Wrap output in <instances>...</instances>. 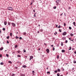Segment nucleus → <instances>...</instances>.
<instances>
[{
	"instance_id": "obj_30",
	"label": "nucleus",
	"mask_w": 76,
	"mask_h": 76,
	"mask_svg": "<svg viewBox=\"0 0 76 76\" xmlns=\"http://www.w3.org/2000/svg\"><path fill=\"white\" fill-rule=\"evenodd\" d=\"M2 30H3V31H5V30H6V29H5V28H3L2 29Z\"/></svg>"
},
{
	"instance_id": "obj_36",
	"label": "nucleus",
	"mask_w": 76,
	"mask_h": 76,
	"mask_svg": "<svg viewBox=\"0 0 76 76\" xmlns=\"http://www.w3.org/2000/svg\"><path fill=\"white\" fill-rule=\"evenodd\" d=\"M18 53H20V51H18Z\"/></svg>"
},
{
	"instance_id": "obj_5",
	"label": "nucleus",
	"mask_w": 76,
	"mask_h": 76,
	"mask_svg": "<svg viewBox=\"0 0 76 76\" xmlns=\"http://www.w3.org/2000/svg\"><path fill=\"white\" fill-rule=\"evenodd\" d=\"M34 58V57L32 56H30V58L29 60H31V59H32Z\"/></svg>"
},
{
	"instance_id": "obj_2",
	"label": "nucleus",
	"mask_w": 76,
	"mask_h": 76,
	"mask_svg": "<svg viewBox=\"0 0 76 76\" xmlns=\"http://www.w3.org/2000/svg\"><path fill=\"white\" fill-rule=\"evenodd\" d=\"M7 9L9 10H13V9L11 7H9L7 8Z\"/></svg>"
},
{
	"instance_id": "obj_38",
	"label": "nucleus",
	"mask_w": 76,
	"mask_h": 76,
	"mask_svg": "<svg viewBox=\"0 0 76 76\" xmlns=\"http://www.w3.org/2000/svg\"><path fill=\"white\" fill-rule=\"evenodd\" d=\"M16 39H18L19 38V37H18L17 36H16Z\"/></svg>"
},
{
	"instance_id": "obj_19",
	"label": "nucleus",
	"mask_w": 76,
	"mask_h": 76,
	"mask_svg": "<svg viewBox=\"0 0 76 76\" xmlns=\"http://www.w3.org/2000/svg\"><path fill=\"white\" fill-rule=\"evenodd\" d=\"M8 25H10V22H8Z\"/></svg>"
},
{
	"instance_id": "obj_37",
	"label": "nucleus",
	"mask_w": 76,
	"mask_h": 76,
	"mask_svg": "<svg viewBox=\"0 0 76 76\" xmlns=\"http://www.w3.org/2000/svg\"><path fill=\"white\" fill-rule=\"evenodd\" d=\"M59 32H61V30H60V29H59Z\"/></svg>"
},
{
	"instance_id": "obj_49",
	"label": "nucleus",
	"mask_w": 76,
	"mask_h": 76,
	"mask_svg": "<svg viewBox=\"0 0 76 76\" xmlns=\"http://www.w3.org/2000/svg\"><path fill=\"white\" fill-rule=\"evenodd\" d=\"M47 73H50V72H47Z\"/></svg>"
},
{
	"instance_id": "obj_8",
	"label": "nucleus",
	"mask_w": 76,
	"mask_h": 76,
	"mask_svg": "<svg viewBox=\"0 0 76 76\" xmlns=\"http://www.w3.org/2000/svg\"><path fill=\"white\" fill-rule=\"evenodd\" d=\"M4 25H7V22L4 21Z\"/></svg>"
},
{
	"instance_id": "obj_44",
	"label": "nucleus",
	"mask_w": 76,
	"mask_h": 76,
	"mask_svg": "<svg viewBox=\"0 0 76 76\" xmlns=\"http://www.w3.org/2000/svg\"><path fill=\"white\" fill-rule=\"evenodd\" d=\"M22 37H20V38H19V39H22Z\"/></svg>"
},
{
	"instance_id": "obj_64",
	"label": "nucleus",
	"mask_w": 76,
	"mask_h": 76,
	"mask_svg": "<svg viewBox=\"0 0 76 76\" xmlns=\"http://www.w3.org/2000/svg\"><path fill=\"white\" fill-rule=\"evenodd\" d=\"M66 64H68V63H66Z\"/></svg>"
},
{
	"instance_id": "obj_52",
	"label": "nucleus",
	"mask_w": 76,
	"mask_h": 76,
	"mask_svg": "<svg viewBox=\"0 0 76 76\" xmlns=\"http://www.w3.org/2000/svg\"><path fill=\"white\" fill-rule=\"evenodd\" d=\"M71 9V8L70 7H69V9L70 10Z\"/></svg>"
},
{
	"instance_id": "obj_21",
	"label": "nucleus",
	"mask_w": 76,
	"mask_h": 76,
	"mask_svg": "<svg viewBox=\"0 0 76 76\" xmlns=\"http://www.w3.org/2000/svg\"><path fill=\"white\" fill-rule=\"evenodd\" d=\"M64 26H66V23H64Z\"/></svg>"
},
{
	"instance_id": "obj_41",
	"label": "nucleus",
	"mask_w": 76,
	"mask_h": 76,
	"mask_svg": "<svg viewBox=\"0 0 76 76\" xmlns=\"http://www.w3.org/2000/svg\"><path fill=\"white\" fill-rule=\"evenodd\" d=\"M7 44H9V41H7Z\"/></svg>"
},
{
	"instance_id": "obj_45",
	"label": "nucleus",
	"mask_w": 76,
	"mask_h": 76,
	"mask_svg": "<svg viewBox=\"0 0 76 76\" xmlns=\"http://www.w3.org/2000/svg\"><path fill=\"white\" fill-rule=\"evenodd\" d=\"M15 69H18V67L17 66L15 67Z\"/></svg>"
},
{
	"instance_id": "obj_40",
	"label": "nucleus",
	"mask_w": 76,
	"mask_h": 76,
	"mask_svg": "<svg viewBox=\"0 0 76 76\" xmlns=\"http://www.w3.org/2000/svg\"><path fill=\"white\" fill-rule=\"evenodd\" d=\"M6 56L7 57H9V55H8V54H6Z\"/></svg>"
},
{
	"instance_id": "obj_24",
	"label": "nucleus",
	"mask_w": 76,
	"mask_h": 76,
	"mask_svg": "<svg viewBox=\"0 0 76 76\" xmlns=\"http://www.w3.org/2000/svg\"><path fill=\"white\" fill-rule=\"evenodd\" d=\"M69 48H70V49H69V50H71V49H72V48H71V47H70Z\"/></svg>"
},
{
	"instance_id": "obj_1",
	"label": "nucleus",
	"mask_w": 76,
	"mask_h": 76,
	"mask_svg": "<svg viewBox=\"0 0 76 76\" xmlns=\"http://www.w3.org/2000/svg\"><path fill=\"white\" fill-rule=\"evenodd\" d=\"M61 1L60 0H57V1H56V5L57 6H58V4H59V3H60Z\"/></svg>"
},
{
	"instance_id": "obj_62",
	"label": "nucleus",
	"mask_w": 76,
	"mask_h": 76,
	"mask_svg": "<svg viewBox=\"0 0 76 76\" xmlns=\"http://www.w3.org/2000/svg\"><path fill=\"white\" fill-rule=\"evenodd\" d=\"M61 15H63V13L61 14Z\"/></svg>"
},
{
	"instance_id": "obj_9",
	"label": "nucleus",
	"mask_w": 76,
	"mask_h": 76,
	"mask_svg": "<svg viewBox=\"0 0 76 76\" xmlns=\"http://www.w3.org/2000/svg\"><path fill=\"white\" fill-rule=\"evenodd\" d=\"M22 67H23L24 68H26V66L25 65H24L22 66Z\"/></svg>"
},
{
	"instance_id": "obj_42",
	"label": "nucleus",
	"mask_w": 76,
	"mask_h": 76,
	"mask_svg": "<svg viewBox=\"0 0 76 76\" xmlns=\"http://www.w3.org/2000/svg\"><path fill=\"white\" fill-rule=\"evenodd\" d=\"M24 53H26V50H25V49H24Z\"/></svg>"
},
{
	"instance_id": "obj_39",
	"label": "nucleus",
	"mask_w": 76,
	"mask_h": 76,
	"mask_svg": "<svg viewBox=\"0 0 76 76\" xmlns=\"http://www.w3.org/2000/svg\"><path fill=\"white\" fill-rule=\"evenodd\" d=\"M32 72V73H35V71H33Z\"/></svg>"
},
{
	"instance_id": "obj_32",
	"label": "nucleus",
	"mask_w": 76,
	"mask_h": 76,
	"mask_svg": "<svg viewBox=\"0 0 76 76\" xmlns=\"http://www.w3.org/2000/svg\"><path fill=\"white\" fill-rule=\"evenodd\" d=\"M73 63H76V61H74Z\"/></svg>"
},
{
	"instance_id": "obj_60",
	"label": "nucleus",
	"mask_w": 76,
	"mask_h": 76,
	"mask_svg": "<svg viewBox=\"0 0 76 76\" xmlns=\"http://www.w3.org/2000/svg\"><path fill=\"white\" fill-rule=\"evenodd\" d=\"M74 53H75V54H76V52H74Z\"/></svg>"
},
{
	"instance_id": "obj_4",
	"label": "nucleus",
	"mask_w": 76,
	"mask_h": 76,
	"mask_svg": "<svg viewBox=\"0 0 76 76\" xmlns=\"http://www.w3.org/2000/svg\"><path fill=\"white\" fill-rule=\"evenodd\" d=\"M12 26L13 27H15V26H16V24L14 23H12Z\"/></svg>"
},
{
	"instance_id": "obj_51",
	"label": "nucleus",
	"mask_w": 76,
	"mask_h": 76,
	"mask_svg": "<svg viewBox=\"0 0 76 76\" xmlns=\"http://www.w3.org/2000/svg\"><path fill=\"white\" fill-rule=\"evenodd\" d=\"M15 53V51H14V52L12 53V54H14Z\"/></svg>"
},
{
	"instance_id": "obj_3",
	"label": "nucleus",
	"mask_w": 76,
	"mask_h": 76,
	"mask_svg": "<svg viewBox=\"0 0 76 76\" xmlns=\"http://www.w3.org/2000/svg\"><path fill=\"white\" fill-rule=\"evenodd\" d=\"M66 34H67V32H66V31L64 32L62 34V35L64 36L66 35Z\"/></svg>"
},
{
	"instance_id": "obj_35",
	"label": "nucleus",
	"mask_w": 76,
	"mask_h": 76,
	"mask_svg": "<svg viewBox=\"0 0 76 76\" xmlns=\"http://www.w3.org/2000/svg\"><path fill=\"white\" fill-rule=\"evenodd\" d=\"M40 32H42L43 31V30L42 29H41V30H40Z\"/></svg>"
},
{
	"instance_id": "obj_25",
	"label": "nucleus",
	"mask_w": 76,
	"mask_h": 76,
	"mask_svg": "<svg viewBox=\"0 0 76 76\" xmlns=\"http://www.w3.org/2000/svg\"><path fill=\"white\" fill-rule=\"evenodd\" d=\"M53 51H54V50H55V48H54V47H53Z\"/></svg>"
},
{
	"instance_id": "obj_18",
	"label": "nucleus",
	"mask_w": 76,
	"mask_h": 76,
	"mask_svg": "<svg viewBox=\"0 0 76 76\" xmlns=\"http://www.w3.org/2000/svg\"><path fill=\"white\" fill-rule=\"evenodd\" d=\"M12 76H15V74H13V73H12Z\"/></svg>"
},
{
	"instance_id": "obj_53",
	"label": "nucleus",
	"mask_w": 76,
	"mask_h": 76,
	"mask_svg": "<svg viewBox=\"0 0 76 76\" xmlns=\"http://www.w3.org/2000/svg\"><path fill=\"white\" fill-rule=\"evenodd\" d=\"M64 15L65 16H66V13H64Z\"/></svg>"
},
{
	"instance_id": "obj_58",
	"label": "nucleus",
	"mask_w": 76,
	"mask_h": 76,
	"mask_svg": "<svg viewBox=\"0 0 76 76\" xmlns=\"http://www.w3.org/2000/svg\"><path fill=\"white\" fill-rule=\"evenodd\" d=\"M32 4V3H31L30 5H31Z\"/></svg>"
},
{
	"instance_id": "obj_16",
	"label": "nucleus",
	"mask_w": 76,
	"mask_h": 76,
	"mask_svg": "<svg viewBox=\"0 0 76 76\" xmlns=\"http://www.w3.org/2000/svg\"><path fill=\"white\" fill-rule=\"evenodd\" d=\"M61 46H63V43L62 42H61Z\"/></svg>"
},
{
	"instance_id": "obj_46",
	"label": "nucleus",
	"mask_w": 76,
	"mask_h": 76,
	"mask_svg": "<svg viewBox=\"0 0 76 76\" xmlns=\"http://www.w3.org/2000/svg\"><path fill=\"white\" fill-rule=\"evenodd\" d=\"M54 72H55V73H57V71H54Z\"/></svg>"
},
{
	"instance_id": "obj_63",
	"label": "nucleus",
	"mask_w": 76,
	"mask_h": 76,
	"mask_svg": "<svg viewBox=\"0 0 76 76\" xmlns=\"http://www.w3.org/2000/svg\"><path fill=\"white\" fill-rule=\"evenodd\" d=\"M40 50V49H39V51Z\"/></svg>"
},
{
	"instance_id": "obj_20",
	"label": "nucleus",
	"mask_w": 76,
	"mask_h": 76,
	"mask_svg": "<svg viewBox=\"0 0 76 76\" xmlns=\"http://www.w3.org/2000/svg\"><path fill=\"white\" fill-rule=\"evenodd\" d=\"M69 29L70 30H71L72 29V27H69Z\"/></svg>"
},
{
	"instance_id": "obj_12",
	"label": "nucleus",
	"mask_w": 76,
	"mask_h": 76,
	"mask_svg": "<svg viewBox=\"0 0 76 76\" xmlns=\"http://www.w3.org/2000/svg\"><path fill=\"white\" fill-rule=\"evenodd\" d=\"M57 71H58V72H60V69H58Z\"/></svg>"
},
{
	"instance_id": "obj_47",
	"label": "nucleus",
	"mask_w": 76,
	"mask_h": 76,
	"mask_svg": "<svg viewBox=\"0 0 76 76\" xmlns=\"http://www.w3.org/2000/svg\"><path fill=\"white\" fill-rule=\"evenodd\" d=\"M61 27L60 26H59L58 27V28H60Z\"/></svg>"
},
{
	"instance_id": "obj_33",
	"label": "nucleus",
	"mask_w": 76,
	"mask_h": 76,
	"mask_svg": "<svg viewBox=\"0 0 76 76\" xmlns=\"http://www.w3.org/2000/svg\"><path fill=\"white\" fill-rule=\"evenodd\" d=\"M67 42H68V41L67 40H66L65 41V43H67Z\"/></svg>"
},
{
	"instance_id": "obj_27",
	"label": "nucleus",
	"mask_w": 76,
	"mask_h": 76,
	"mask_svg": "<svg viewBox=\"0 0 76 76\" xmlns=\"http://www.w3.org/2000/svg\"><path fill=\"white\" fill-rule=\"evenodd\" d=\"M23 35H26V32H24L23 33Z\"/></svg>"
},
{
	"instance_id": "obj_26",
	"label": "nucleus",
	"mask_w": 76,
	"mask_h": 76,
	"mask_svg": "<svg viewBox=\"0 0 76 76\" xmlns=\"http://www.w3.org/2000/svg\"><path fill=\"white\" fill-rule=\"evenodd\" d=\"M0 64L1 65H3V62H1L0 63Z\"/></svg>"
},
{
	"instance_id": "obj_56",
	"label": "nucleus",
	"mask_w": 76,
	"mask_h": 76,
	"mask_svg": "<svg viewBox=\"0 0 76 76\" xmlns=\"http://www.w3.org/2000/svg\"><path fill=\"white\" fill-rule=\"evenodd\" d=\"M51 47H53V45H51Z\"/></svg>"
},
{
	"instance_id": "obj_59",
	"label": "nucleus",
	"mask_w": 76,
	"mask_h": 76,
	"mask_svg": "<svg viewBox=\"0 0 76 76\" xmlns=\"http://www.w3.org/2000/svg\"><path fill=\"white\" fill-rule=\"evenodd\" d=\"M46 69H48V67L47 68H46Z\"/></svg>"
},
{
	"instance_id": "obj_22",
	"label": "nucleus",
	"mask_w": 76,
	"mask_h": 76,
	"mask_svg": "<svg viewBox=\"0 0 76 76\" xmlns=\"http://www.w3.org/2000/svg\"><path fill=\"white\" fill-rule=\"evenodd\" d=\"M59 74V73H57V76H60V74Z\"/></svg>"
},
{
	"instance_id": "obj_34",
	"label": "nucleus",
	"mask_w": 76,
	"mask_h": 76,
	"mask_svg": "<svg viewBox=\"0 0 76 76\" xmlns=\"http://www.w3.org/2000/svg\"><path fill=\"white\" fill-rule=\"evenodd\" d=\"M33 12H34V13H35V10H33Z\"/></svg>"
},
{
	"instance_id": "obj_54",
	"label": "nucleus",
	"mask_w": 76,
	"mask_h": 76,
	"mask_svg": "<svg viewBox=\"0 0 76 76\" xmlns=\"http://www.w3.org/2000/svg\"><path fill=\"white\" fill-rule=\"evenodd\" d=\"M44 57V55H42V57Z\"/></svg>"
},
{
	"instance_id": "obj_61",
	"label": "nucleus",
	"mask_w": 76,
	"mask_h": 76,
	"mask_svg": "<svg viewBox=\"0 0 76 76\" xmlns=\"http://www.w3.org/2000/svg\"><path fill=\"white\" fill-rule=\"evenodd\" d=\"M34 17H35V15H34Z\"/></svg>"
},
{
	"instance_id": "obj_43",
	"label": "nucleus",
	"mask_w": 76,
	"mask_h": 76,
	"mask_svg": "<svg viewBox=\"0 0 76 76\" xmlns=\"http://www.w3.org/2000/svg\"><path fill=\"white\" fill-rule=\"evenodd\" d=\"M53 9H56V7L55 6V7H53Z\"/></svg>"
},
{
	"instance_id": "obj_55",
	"label": "nucleus",
	"mask_w": 76,
	"mask_h": 76,
	"mask_svg": "<svg viewBox=\"0 0 76 76\" xmlns=\"http://www.w3.org/2000/svg\"><path fill=\"white\" fill-rule=\"evenodd\" d=\"M38 33H39V31H37Z\"/></svg>"
},
{
	"instance_id": "obj_28",
	"label": "nucleus",
	"mask_w": 76,
	"mask_h": 76,
	"mask_svg": "<svg viewBox=\"0 0 76 76\" xmlns=\"http://www.w3.org/2000/svg\"><path fill=\"white\" fill-rule=\"evenodd\" d=\"M57 58H58V59L59 58V55H58L57 56Z\"/></svg>"
},
{
	"instance_id": "obj_15",
	"label": "nucleus",
	"mask_w": 76,
	"mask_h": 76,
	"mask_svg": "<svg viewBox=\"0 0 76 76\" xmlns=\"http://www.w3.org/2000/svg\"><path fill=\"white\" fill-rule=\"evenodd\" d=\"M17 57H21V56H20V55H17Z\"/></svg>"
},
{
	"instance_id": "obj_11",
	"label": "nucleus",
	"mask_w": 76,
	"mask_h": 76,
	"mask_svg": "<svg viewBox=\"0 0 76 76\" xmlns=\"http://www.w3.org/2000/svg\"><path fill=\"white\" fill-rule=\"evenodd\" d=\"M69 39L70 40V41H72L73 42V40L71 39V38H69Z\"/></svg>"
},
{
	"instance_id": "obj_17",
	"label": "nucleus",
	"mask_w": 76,
	"mask_h": 76,
	"mask_svg": "<svg viewBox=\"0 0 76 76\" xmlns=\"http://www.w3.org/2000/svg\"><path fill=\"white\" fill-rule=\"evenodd\" d=\"M9 63H10V64H12V61H9Z\"/></svg>"
},
{
	"instance_id": "obj_29",
	"label": "nucleus",
	"mask_w": 76,
	"mask_h": 76,
	"mask_svg": "<svg viewBox=\"0 0 76 76\" xmlns=\"http://www.w3.org/2000/svg\"><path fill=\"white\" fill-rule=\"evenodd\" d=\"M73 23L74 25H75V24H76L75 22H73Z\"/></svg>"
},
{
	"instance_id": "obj_48",
	"label": "nucleus",
	"mask_w": 76,
	"mask_h": 76,
	"mask_svg": "<svg viewBox=\"0 0 76 76\" xmlns=\"http://www.w3.org/2000/svg\"><path fill=\"white\" fill-rule=\"evenodd\" d=\"M2 57V55H1V54H0V57Z\"/></svg>"
},
{
	"instance_id": "obj_31",
	"label": "nucleus",
	"mask_w": 76,
	"mask_h": 76,
	"mask_svg": "<svg viewBox=\"0 0 76 76\" xmlns=\"http://www.w3.org/2000/svg\"><path fill=\"white\" fill-rule=\"evenodd\" d=\"M10 37L9 36H8L7 37V39H9Z\"/></svg>"
},
{
	"instance_id": "obj_13",
	"label": "nucleus",
	"mask_w": 76,
	"mask_h": 76,
	"mask_svg": "<svg viewBox=\"0 0 76 76\" xmlns=\"http://www.w3.org/2000/svg\"><path fill=\"white\" fill-rule=\"evenodd\" d=\"M65 51V50H62V53H64V52Z\"/></svg>"
},
{
	"instance_id": "obj_6",
	"label": "nucleus",
	"mask_w": 76,
	"mask_h": 76,
	"mask_svg": "<svg viewBox=\"0 0 76 76\" xmlns=\"http://www.w3.org/2000/svg\"><path fill=\"white\" fill-rule=\"evenodd\" d=\"M46 51L48 53H49V52H50V50L48 49H47L46 50Z\"/></svg>"
},
{
	"instance_id": "obj_10",
	"label": "nucleus",
	"mask_w": 76,
	"mask_h": 76,
	"mask_svg": "<svg viewBox=\"0 0 76 76\" xmlns=\"http://www.w3.org/2000/svg\"><path fill=\"white\" fill-rule=\"evenodd\" d=\"M3 50V47H2L0 48V51H1Z\"/></svg>"
},
{
	"instance_id": "obj_57",
	"label": "nucleus",
	"mask_w": 76,
	"mask_h": 76,
	"mask_svg": "<svg viewBox=\"0 0 76 76\" xmlns=\"http://www.w3.org/2000/svg\"><path fill=\"white\" fill-rule=\"evenodd\" d=\"M72 50H74V48H72Z\"/></svg>"
},
{
	"instance_id": "obj_50",
	"label": "nucleus",
	"mask_w": 76,
	"mask_h": 76,
	"mask_svg": "<svg viewBox=\"0 0 76 76\" xmlns=\"http://www.w3.org/2000/svg\"><path fill=\"white\" fill-rule=\"evenodd\" d=\"M56 27H58V25H57L56 24Z\"/></svg>"
},
{
	"instance_id": "obj_7",
	"label": "nucleus",
	"mask_w": 76,
	"mask_h": 76,
	"mask_svg": "<svg viewBox=\"0 0 76 76\" xmlns=\"http://www.w3.org/2000/svg\"><path fill=\"white\" fill-rule=\"evenodd\" d=\"M70 35L71 37H73V35H73V34L72 33H71L70 34Z\"/></svg>"
},
{
	"instance_id": "obj_14",
	"label": "nucleus",
	"mask_w": 76,
	"mask_h": 76,
	"mask_svg": "<svg viewBox=\"0 0 76 76\" xmlns=\"http://www.w3.org/2000/svg\"><path fill=\"white\" fill-rule=\"evenodd\" d=\"M10 35L11 37H12V33H10Z\"/></svg>"
},
{
	"instance_id": "obj_23",
	"label": "nucleus",
	"mask_w": 76,
	"mask_h": 76,
	"mask_svg": "<svg viewBox=\"0 0 76 76\" xmlns=\"http://www.w3.org/2000/svg\"><path fill=\"white\" fill-rule=\"evenodd\" d=\"M18 47V45H15V48H17Z\"/></svg>"
}]
</instances>
